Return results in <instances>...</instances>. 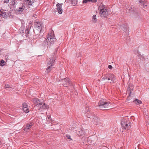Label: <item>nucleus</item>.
Returning <instances> with one entry per match:
<instances>
[{
  "mask_svg": "<svg viewBox=\"0 0 149 149\" xmlns=\"http://www.w3.org/2000/svg\"><path fill=\"white\" fill-rule=\"evenodd\" d=\"M49 118H50V117H48V118H49Z\"/></svg>",
  "mask_w": 149,
  "mask_h": 149,
  "instance_id": "obj_39",
  "label": "nucleus"
},
{
  "mask_svg": "<svg viewBox=\"0 0 149 149\" xmlns=\"http://www.w3.org/2000/svg\"><path fill=\"white\" fill-rule=\"evenodd\" d=\"M43 39H44V40L42 45L45 47L48 45V42H47V40L45 38H43Z\"/></svg>",
  "mask_w": 149,
  "mask_h": 149,
  "instance_id": "obj_16",
  "label": "nucleus"
},
{
  "mask_svg": "<svg viewBox=\"0 0 149 149\" xmlns=\"http://www.w3.org/2000/svg\"><path fill=\"white\" fill-rule=\"evenodd\" d=\"M31 23H29V26H30V29L31 28V27H32V26L31 25Z\"/></svg>",
  "mask_w": 149,
  "mask_h": 149,
  "instance_id": "obj_33",
  "label": "nucleus"
},
{
  "mask_svg": "<svg viewBox=\"0 0 149 149\" xmlns=\"http://www.w3.org/2000/svg\"><path fill=\"white\" fill-rule=\"evenodd\" d=\"M74 3V5H75L76 4H77V3Z\"/></svg>",
  "mask_w": 149,
  "mask_h": 149,
  "instance_id": "obj_36",
  "label": "nucleus"
},
{
  "mask_svg": "<svg viewBox=\"0 0 149 149\" xmlns=\"http://www.w3.org/2000/svg\"><path fill=\"white\" fill-rule=\"evenodd\" d=\"M42 24L40 22H36L34 23V27L36 30L38 31V34L40 33L42 30Z\"/></svg>",
  "mask_w": 149,
  "mask_h": 149,
  "instance_id": "obj_5",
  "label": "nucleus"
},
{
  "mask_svg": "<svg viewBox=\"0 0 149 149\" xmlns=\"http://www.w3.org/2000/svg\"><path fill=\"white\" fill-rule=\"evenodd\" d=\"M115 76L113 74H108L105 75V76L102 79V80H110V83H113L115 80Z\"/></svg>",
  "mask_w": 149,
  "mask_h": 149,
  "instance_id": "obj_4",
  "label": "nucleus"
},
{
  "mask_svg": "<svg viewBox=\"0 0 149 149\" xmlns=\"http://www.w3.org/2000/svg\"><path fill=\"white\" fill-rule=\"evenodd\" d=\"M121 125L123 128L126 130H128L130 128V122L127 117H125L122 119Z\"/></svg>",
  "mask_w": 149,
  "mask_h": 149,
  "instance_id": "obj_3",
  "label": "nucleus"
},
{
  "mask_svg": "<svg viewBox=\"0 0 149 149\" xmlns=\"http://www.w3.org/2000/svg\"><path fill=\"white\" fill-rule=\"evenodd\" d=\"M96 0H83V3H86L88 2H90L92 3H95L96 2Z\"/></svg>",
  "mask_w": 149,
  "mask_h": 149,
  "instance_id": "obj_17",
  "label": "nucleus"
},
{
  "mask_svg": "<svg viewBox=\"0 0 149 149\" xmlns=\"http://www.w3.org/2000/svg\"><path fill=\"white\" fill-rule=\"evenodd\" d=\"M88 109H87V108L86 109V116L88 118H93L94 119H96V118H95V115L93 113L89 111L88 110Z\"/></svg>",
  "mask_w": 149,
  "mask_h": 149,
  "instance_id": "obj_8",
  "label": "nucleus"
},
{
  "mask_svg": "<svg viewBox=\"0 0 149 149\" xmlns=\"http://www.w3.org/2000/svg\"><path fill=\"white\" fill-rule=\"evenodd\" d=\"M22 109L23 111L26 113H28V107L26 103H24L23 104Z\"/></svg>",
  "mask_w": 149,
  "mask_h": 149,
  "instance_id": "obj_14",
  "label": "nucleus"
},
{
  "mask_svg": "<svg viewBox=\"0 0 149 149\" xmlns=\"http://www.w3.org/2000/svg\"><path fill=\"white\" fill-rule=\"evenodd\" d=\"M5 87L6 88H10L12 89L13 88L10 87L9 85L8 84H6L5 85Z\"/></svg>",
  "mask_w": 149,
  "mask_h": 149,
  "instance_id": "obj_28",
  "label": "nucleus"
},
{
  "mask_svg": "<svg viewBox=\"0 0 149 149\" xmlns=\"http://www.w3.org/2000/svg\"><path fill=\"white\" fill-rule=\"evenodd\" d=\"M33 123L32 122H31L29 124V129L33 125Z\"/></svg>",
  "mask_w": 149,
  "mask_h": 149,
  "instance_id": "obj_27",
  "label": "nucleus"
},
{
  "mask_svg": "<svg viewBox=\"0 0 149 149\" xmlns=\"http://www.w3.org/2000/svg\"><path fill=\"white\" fill-rule=\"evenodd\" d=\"M25 6L23 5L22 6L20 7L19 8V9L18 10V12H22L24 9Z\"/></svg>",
  "mask_w": 149,
  "mask_h": 149,
  "instance_id": "obj_23",
  "label": "nucleus"
},
{
  "mask_svg": "<svg viewBox=\"0 0 149 149\" xmlns=\"http://www.w3.org/2000/svg\"><path fill=\"white\" fill-rule=\"evenodd\" d=\"M48 47H49V46H47V48H48Z\"/></svg>",
  "mask_w": 149,
  "mask_h": 149,
  "instance_id": "obj_38",
  "label": "nucleus"
},
{
  "mask_svg": "<svg viewBox=\"0 0 149 149\" xmlns=\"http://www.w3.org/2000/svg\"><path fill=\"white\" fill-rule=\"evenodd\" d=\"M37 16V15H36V14H34V15H33V16H32V17H33L34 18H35L36 17V16Z\"/></svg>",
  "mask_w": 149,
  "mask_h": 149,
  "instance_id": "obj_32",
  "label": "nucleus"
},
{
  "mask_svg": "<svg viewBox=\"0 0 149 149\" xmlns=\"http://www.w3.org/2000/svg\"><path fill=\"white\" fill-rule=\"evenodd\" d=\"M111 102L107 101L104 99H102L99 101L98 102V106L99 108L101 109H111Z\"/></svg>",
  "mask_w": 149,
  "mask_h": 149,
  "instance_id": "obj_1",
  "label": "nucleus"
},
{
  "mask_svg": "<svg viewBox=\"0 0 149 149\" xmlns=\"http://www.w3.org/2000/svg\"><path fill=\"white\" fill-rule=\"evenodd\" d=\"M123 31L126 33H128L129 31V28L126 24H123L122 26Z\"/></svg>",
  "mask_w": 149,
  "mask_h": 149,
  "instance_id": "obj_13",
  "label": "nucleus"
},
{
  "mask_svg": "<svg viewBox=\"0 0 149 149\" xmlns=\"http://www.w3.org/2000/svg\"><path fill=\"white\" fill-rule=\"evenodd\" d=\"M108 68L110 69H111L113 68L112 66L111 65H109L108 66Z\"/></svg>",
  "mask_w": 149,
  "mask_h": 149,
  "instance_id": "obj_30",
  "label": "nucleus"
},
{
  "mask_svg": "<svg viewBox=\"0 0 149 149\" xmlns=\"http://www.w3.org/2000/svg\"><path fill=\"white\" fill-rule=\"evenodd\" d=\"M5 64L4 61L3 60H2L0 62V65L1 66H3Z\"/></svg>",
  "mask_w": 149,
  "mask_h": 149,
  "instance_id": "obj_24",
  "label": "nucleus"
},
{
  "mask_svg": "<svg viewBox=\"0 0 149 149\" xmlns=\"http://www.w3.org/2000/svg\"><path fill=\"white\" fill-rule=\"evenodd\" d=\"M62 4V3L61 4L58 3L56 5L57 10L58 13L60 14H62L63 11L62 9L61 8Z\"/></svg>",
  "mask_w": 149,
  "mask_h": 149,
  "instance_id": "obj_10",
  "label": "nucleus"
},
{
  "mask_svg": "<svg viewBox=\"0 0 149 149\" xmlns=\"http://www.w3.org/2000/svg\"><path fill=\"white\" fill-rule=\"evenodd\" d=\"M47 39L48 41L50 44H53L56 41V38L54 36V34L53 33L49 34L47 37Z\"/></svg>",
  "mask_w": 149,
  "mask_h": 149,
  "instance_id": "obj_6",
  "label": "nucleus"
},
{
  "mask_svg": "<svg viewBox=\"0 0 149 149\" xmlns=\"http://www.w3.org/2000/svg\"><path fill=\"white\" fill-rule=\"evenodd\" d=\"M28 125H26V127H27V126H28Z\"/></svg>",
  "mask_w": 149,
  "mask_h": 149,
  "instance_id": "obj_37",
  "label": "nucleus"
},
{
  "mask_svg": "<svg viewBox=\"0 0 149 149\" xmlns=\"http://www.w3.org/2000/svg\"><path fill=\"white\" fill-rule=\"evenodd\" d=\"M92 19L93 20V22H96V16L95 15H93Z\"/></svg>",
  "mask_w": 149,
  "mask_h": 149,
  "instance_id": "obj_25",
  "label": "nucleus"
},
{
  "mask_svg": "<svg viewBox=\"0 0 149 149\" xmlns=\"http://www.w3.org/2000/svg\"><path fill=\"white\" fill-rule=\"evenodd\" d=\"M25 31L26 32H27V33H28V28L26 29L25 30Z\"/></svg>",
  "mask_w": 149,
  "mask_h": 149,
  "instance_id": "obj_34",
  "label": "nucleus"
},
{
  "mask_svg": "<svg viewBox=\"0 0 149 149\" xmlns=\"http://www.w3.org/2000/svg\"><path fill=\"white\" fill-rule=\"evenodd\" d=\"M129 91V95L130 96V94H131V91Z\"/></svg>",
  "mask_w": 149,
  "mask_h": 149,
  "instance_id": "obj_35",
  "label": "nucleus"
},
{
  "mask_svg": "<svg viewBox=\"0 0 149 149\" xmlns=\"http://www.w3.org/2000/svg\"><path fill=\"white\" fill-rule=\"evenodd\" d=\"M63 82H64L63 83V84L65 86L67 87V85L70 84V82L68 79L67 78H66L64 79Z\"/></svg>",
  "mask_w": 149,
  "mask_h": 149,
  "instance_id": "obj_12",
  "label": "nucleus"
},
{
  "mask_svg": "<svg viewBox=\"0 0 149 149\" xmlns=\"http://www.w3.org/2000/svg\"><path fill=\"white\" fill-rule=\"evenodd\" d=\"M105 9H106L105 8V6L103 5L102 4L99 6V9L100 10H104Z\"/></svg>",
  "mask_w": 149,
  "mask_h": 149,
  "instance_id": "obj_21",
  "label": "nucleus"
},
{
  "mask_svg": "<svg viewBox=\"0 0 149 149\" xmlns=\"http://www.w3.org/2000/svg\"><path fill=\"white\" fill-rule=\"evenodd\" d=\"M55 61L54 58L51 56L50 58H48L47 60V68H46V72L47 73L52 70L51 68L54 65V63Z\"/></svg>",
  "mask_w": 149,
  "mask_h": 149,
  "instance_id": "obj_2",
  "label": "nucleus"
},
{
  "mask_svg": "<svg viewBox=\"0 0 149 149\" xmlns=\"http://www.w3.org/2000/svg\"><path fill=\"white\" fill-rule=\"evenodd\" d=\"M35 0H28L29 1V5L30 6L29 8H31L32 9H34L35 7L34 8L33 5H34V2Z\"/></svg>",
  "mask_w": 149,
  "mask_h": 149,
  "instance_id": "obj_11",
  "label": "nucleus"
},
{
  "mask_svg": "<svg viewBox=\"0 0 149 149\" xmlns=\"http://www.w3.org/2000/svg\"><path fill=\"white\" fill-rule=\"evenodd\" d=\"M66 137L68 139H70L71 140H72V139H71L70 138V136L69 135H67Z\"/></svg>",
  "mask_w": 149,
  "mask_h": 149,
  "instance_id": "obj_29",
  "label": "nucleus"
},
{
  "mask_svg": "<svg viewBox=\"0 0 149 149\" xmlns=\"http://www.w3.org/2000/svg\"><path fill=\"white\" fill-rule=\"evenodd\" d=\"M33 102L35 104V105L40 102L39 100L37 98H34L33 100Z\"/></svg>",
  "mask_w": 149,
  "mask_h": 149,
  "instance_id": "obj_19",
  "label": "nucleus"
},
{
  "mask_svg": "<svg viewBox=\"0 0 149 149\" xmlns=\"http://www.w3.org/2000/svg\"><path fill=\"white\" fill-rule=\"evenodd\" d=\"M145 0H139V1L141 3V5L142 6H143V7L146 8V7L147 6V3L144 2Z\"/></svg>",
  "mask_w": 149,
  "mask_h": 149,
  "instance_id": "obj_15",
  "label": "nucleus"
},
{
  "mask_svg": "<svg viewBox=\"0 0 149 149\" xmlns=\"http://www.w3.org/2000/svg\"><path fill=\"white\" fill-rule=\"evenodd\" d=\"M27 1H28V0H27Z\"/></svg>",
  "mask_w": 149,
  "mask_h": 149,
  "instance_id": "obj_40",
  "label": "nucleus"
},
{
  "mask_svg": "<svg viewBox=\"0 0 149 149\" xmlns=\"http://www.w3.org/2000/svg\"><path fill=\"white\" fill-rule=\"evenodd\" d=\"M100 14L101 15L102 17H106L108 15V12L107 11V9L104 10H100Z\"/></svg>",
  "mask_w": 149,
  "mask_h": 149,
  "instance_id": "obj_9",
  "label": "nucleus"
},
{
  "mask_svg": "<svg viewBox=\"0 0 149 149\" xmlns=\"http://www.w3.org/2000/svg\"><path fill=\"white\" fill-rule=\"evenodd\" d=\"M133 102L136 104H139L141 103L142 102L140 100L136 99L133 101Z\"/></svg>",
  "mask_w": 149,
  "mask_h": 149,
  "instance_id": "obj_20",
  "label": "nucleus"
},
{
  "mask_svg": "<svg viewBox=\"0 0 149 149\" xmlns=\"http://www.w3.org/2000/svg\"><path fill=\"white\" fill-rule=\"evenodd\" d=\"M8 15V13L5 12L2 13V15L4 16V17H6Z\"/></svg>",
  "mask_w": 149,
  "mask_h": 149,
  "instance_id": "obj_26",
  "label": "nucleus"
},
{
  "mask_svg": "<svg viewBox=\"0 0 149 149\" xmlns=\"http://www.w3.org/2000/svg\"><path fill=\"white\" fill-rule=\"evenodd\" d=\"M36 105L35 107L36 108H38V109H47L48 108V106L45 104V103L43 102H40L38 104Z\"/></svg>",
  "mask_w": 149,
  "mask_h": 149,
  "instance_id": "obj_7",
  "label": "nucleus"
},
{
  "mask_svg": "<svg viewBox=\"0 0 149 149\" xmlns=\"http://www.w3.org/2000/svg\"><path fill=\"white\" fill-rule=\"evenodd\" d=\"M77 133L78 135H83L84 134V132L82 130H81L77 132Z\"/></svg>",
  "mask_w": 149,
  "mask_h": 149,
  "instance_id": "obj_18",
  "label": "nucleus"
},
{
  "mask_svg": "<svg viewBox=\"0 0 149 149\" xmlns=\"http://www.w3.org/2000/svg\"><path fill=\"white\" fill-rule=\"evenodd\" d=\"M17 3V1L16 0L13 1L11 2V5L13 7H15Z\"/></svg>",
  "mask_w": 149,
  "mask_h": 149,
  "instance_id": "obj_22",
  "label": "nucleus"
},
{
  "mask_svg": "<svg viewBox=\"0 0 149 149\" xmlns=\"http://www.w3.org/2000/svg\"><path fill=\"white\" fill-rule=\"evenodd\" d=\"M9 0H5L4 1V3H8Z\"/></svg>",
  "mask_w": 149,
  "mask_h": 149,
  "instance_id": "obj_31",
  "label": "nucleus"
}]
</instances>
